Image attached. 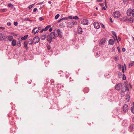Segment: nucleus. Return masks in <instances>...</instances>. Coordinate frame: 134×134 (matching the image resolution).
I'll return each instance as SVG.
<instances>
[{"mask_svg": "<svg viewBox=\"0 0 134 134\" xmlns=\"http://www.w3.org/2000/svg\"><path fill=\"white\" fill-rule=\"evenodd\" d=\"M34 4H33L30 5L28 7L29 9H31L33 7H34Z\"/></svg>", "mask_w": 134, "mask_h": 134, "instance_id": "29", "label": "nucleus"}, {"mask_svg": "<svg viewBox=\"0 0 134 134\" xmlns=\"http://www.w3.org/2000/svg\"><path fill=\"white\" fill-rule=\"evenodd\" d=\"M40 38L36 36L33 38V42L35 44L38 43L40 41Z\"/></svg>", "mask_w": 134, "mask_h": 134, "instance_id": "3", "label": "nucleus"}, {"mask_svg": "<svg viewBox=\"0 0 134 134\" xmlns=\"http://www.w3.org/2000/svg\"><path fill=\"white\" fill-rule=\"evenodd\" d=\"M5 28L4 27H0V29L2 30H4Z\"/></svg>", "mask_w": 134, "mask_h": 134, "instance_id": "45", "label": "nucleus"}, {"mask_svg": "<svg viewBox=\"0 0 134 134\" xmlns=\"http://www.w3.org/2000/svg\"><path fill=\"white\" fill-rule=\"evenodd\" d=\"M60 15L59 14H57L55 17V19L56 20L59 17V16Z\"/></svg>", "mask_w": 134, "mask_h": 134, "instance_id": "28", "label": "nucleus"}, {"mask_svg": "<svg viewBox=\"0 0 134 134\" xmlns=\"http://www.w3.org/2000/svg\"><path fill=\"white\" fill-rule=\"evenodd\" d=\"M62 20H66L68 19V18H67V17H65L63 18H62Z\"/></svg>", "mask_w": 134, "mask_h": 134, "instance_id": "40", "label": "nucleus"}, {"mask_svg": "<svg viewBox=\"0 0 134 134\" xmlns=\"http://www.w3.org/2000/svg\"><path fill=\"white\" fill-rule=\"evenodd\" d=\"M77 24V22L75 20H73L72 21L68 23L67 24V26L70 28L74 27V26L76 25Z\"/></svg>", "mask_w": 134, "mask_h": 134, "instance_id": "1", "label": "nucleus"}, {"mask_svg": "<svg viewBox=\"0 0 134 134\" xmlns=\"http://www.w3.org/2000/svg\"><path fill=\"white\" fill-rule=\"evenodd\" d=\"M47 41H48L49 43H51L52 41V38H51V37L49 35H47Z\"/></svg>", "mask_w": 134, "mask_h": 134, "instance_id": "14", "label": "nucleus"}, {"mask_svg": "<svg viewBox=\"0 0 134 134\" xmlns=\"http://www.w3.org/2000/svg\"><path fill=\"white\" fill-rule=\"evenodd\" d=\"M43 18L42 17H40L39 18V20L40 21H41L43 20Z\"/></svg>", "mask_w": 134, "mask_h": 134, "instance_id": "41", "label": "nucleus"}, {"mask_svg": "<svg viewBox=\"0 0 134 134\" xmlns=\"http://www.w3.org/2000/svg\"><path fill=\"white\" fill-rule=\"evenodd\" d=\"M121 86V83H119L116 85L115 89L117 90H119L120 89Z\"/></svg>", "mask_w": 134, "mask_h": 134, "instance_id": "5", "label": "nucleus"}, {"mask_svg": "<svg viewBox=\"0 0 134 134\" xmlns=\"http://www.w3.org/2000/svg\"><path fill=\"white\" fill-rule=\"evenodd\" d=\"M27 43L30 45H31L33 44V41L32 39H29V40L27 41Z\"/></svg>", "mask_w": 134, "mask_h": 134, "instance_id": "17", "label": "nucleus"}, {"mask_svg": "<svg viewBox=\"0 0 134 134\" xmlns=\"http://www.w3.org/2000/svg\"><path fill=\"white\" fill-rule=\"evenodd\" d=\"M72 18L75 20H78L79 19V18L77 16H73Z\"/></svg>", "mask_w": 134, "mask_h": 134, "instance_id": "30", "label": "nucleus"}, {"mask_svg": "<svg viewBox=\"0 0 134 134\" xmlns=\"http://www.w3.org/2000/svg\"><path fill=\"white\" fill-rule=\"evenodd\" d=\"M101 24V26L102 27V28H105V26H104V25L102 24Z\"/></svg>", "mask_w": 134, "mask_h": 134, "instance_id": "54", "label": "nucleus"}, {"mask_svg": "<svg viewBox=\"0 0 134 134\" xmlns=\"http://www.w3.org/2000/svg\"><path fill=\"white\" fill-rule=\"evenodd\" d=\"M123 109L124 112H127L128 111V105L127 104L124 105L123 106Z\"/></svg>", "mask_w": 134, "mask_h": 134, "instance_id": "8", "label": "nucleus"}, {"mask_svg": "<svg viewBox=\"0 0 134 134\" xmlns=\"http://www.w3.org/2000/svg\"><path fill=\"white\" fill-rule=\"evenodd\" d=\"M18 24V23L17 22H14V25H15V26H17V25Z\"/></svg>", "mask_w": 134, "mask_h": 134, "instance_id": "43", "label": "nucleus"}, {"mask_svg": "<svg viewBox=\"0 0 134 134\" xmlns=\"http://www.w3.org/2000/svg\"><path fill=\"white\" fill-rule=\"evenodd\" d=\"M113 15L115 18H117L119 17L121 15L120 13L118 11H115L113 13Z\"/></svg>", "mask_w": 134, "mask_h": 134, "instance_id": "2", "label": "nucleus"}, {"mask_svg": "<svg viewBox=\"0 0 134 134\" xmlns=\"http://www.w3.org/2000/svg\"><path fill=\"white\" fill-rule=\"evenodd\" d=\"M128 0H123V3H125Z\"/></svg>", "mask_w": 134, "mask_h": 134, "instance_id": "50", "label": "nucleus"}, {"mask_svg": "<svg viewBox=\"0 0 134 134\" xmlns=\"http://www.w3.org/2000/svg\"><path fill=\"white\" fill-rule=\"evenodd\" d=\"M131 14L132 16L134 17V9L132 10V13Z\"/></svg>", "mask_w": 134, "mask_h": 134, "instance_id": "35", "label": "nucleus"}, {"mask_svg": "<svg viewBox=\"0 0 134 134\" xmlns=\"http://www.w3.org/2000/svg\"><path fill=\"white\" fill-rule=\"evenodd\" d=\"M112 34L113 35H114L115 36V37H113L114 39V41H115L116 40H117V42L118 43H119V41H118V39L117 38V37L116 35V34L115 32V31H112Z\"/></svg>", "mask_w": 134, "mask_h": 134, "instance_id": "10", "label": "nucleus"}, {"mask_svg": "<svg viewBox=\"0 0 134 134\" xmlns=\"http://www.w3.org/2000/svg\"><path fill=\"white\" fill-rule=\"evenodd\" d=\"M122 79L124 80H125L126 79V77L124 74L123 75Z\"/></svg>", "mask_w": 134, "mask_h": 134, "instance_id": "36", "label": "nucleus"}, {"mask_svg": "<svg viewBox=\"0 0 134 134\" xmlns=\"http://www.w3.org/2000/svg\"><path fill=\"white\" fill-rule=\"evenodd\" d=\"M37 8H35L34 9H33V11L34 12H36L37 10Z\"/></svg>", "mask_w": 134, "mask_h": 134, "instance_id": "48", "label": "nucleus"}, {"mask_svg": "<svg viewBox=\"0 0 134 134\" xmlns=\"http://www.w3.org/2000/svg\"><path fill=\"white\" fill-rule=\"evenodd\" d=\"M47 47V48L48 49H51V47L50 46H48Z\"/></svg>", "mask_w": 134, "mask_h": 134, "instance_id": "55", "label": "nucleus"}, {"mask_svg": "<svg viewBox=\"0 0 134 134\" xmlns=\"http://www.w3.org/2000/svg\"><path fill=\"white\" fill-rule=\"evenodd\" d=\"M57 31L59 37L60 38H62L63 36L62 32L61 31L60 29H58Z\"/></svg>", "mask_w": 134, "mask_h": 134, "instance_id": "9", "label": "nucleus"}, {"mask_svg": "<svg viewBox=\"0 0 134 134\" xmlns=\"http://www.w3.org/2000/svg\"><path fill=\"white\" fill-rule=\"evenodd\" d=\"M42 28H41V27H38V29L39 30H40Z\"/></svg>", "mask_w": 134, "mask_h": 134, "instance_id": "61", "label": "nucleus"}, {"mask_svg": "<svg viewBox=\"0 0 134 134\" xmlns=\"http://www.w3.org/2000/svg\"><path fill=\"white\" fill-rule=\"evenodd\" d=\"M100 5H101V6H102L103 5V3H100Z\"/></svg>", "mask_w": 134, "mask_h": 134, "instance_id": "63", "label": "nucleus"}, {"mask_svg": "<svg viewBox=\"0 0 134 134\" xmlns=\"http://www.w3.org/2000/svg\"><path fill=\"white\" fill-rule=\"evenodd\" d=\"M49 30L50 32H51L52 30V29L51 28H50L49 29Z\"/></svg>", "mask_w": 134, "mask_h": 134, "instance_id": "53", "label": "nucleus"}, {"mask_svg": "<svg viewBox=\"0 0 134 134\" xmlns=\"http://www.w3.org/2000/svg\"><path fill=\"white\" fill-rule=\"evenodd\" d=\"M125 91L129 90L127 86H125Z\"/></svg>", "mask_w": 134, "mask_h": 134, "instance_id": "38", "label": "nucleus"}, {"mask_svg": "<svg viewBox=\"0 0 134 134\" xmlns=\"http://www.w3.org/2000/svg\"><path fill=\"white\" fill-rule=\"evenodd\" d=\"M108 43L110 44L113 45L114 43V41L113 39H111L109 40Z\"/></svg>", "mask_w": 134, "mask_h": 134, "instance_id": "20", "label": "nucleus"}, {"mask_svg": "<svg viewBox=\"0 0 134 134\" xmlns=\"http://www.w3.org/2000/svg\"><path fill=\"white\" fill-rule=\"evenodd\" d=\"M122 50L123 52H124L126 51V49L125 48H122Z\"/></svg>", "mask_w": 134, "mask_h": 134, "instance_id": "51", "label": "nucleus"}, {"mask_svg": "<svg viewBox=\"0 0 134 134\" xmlns=\"http://www.w3.org/2000/svg\"><path fill=\"white\" fill-rule=\"evenodd\" d=\"M25 20L26 21H31V20L29 19L28 18H25Z\"/></svg>", "mask_w": 134, "mask_h": 134, "instance_id": "34", "label": "nucleus"}, {"mask_svg": "<svg viewBox=\"0 0 134 134\" xmlns=\"http://www.w3.org/2000/svg\"><path fill=\"white\" fill-rule=\"evenodd\" d=\"M117 49H118V52H120V48L119 47H117Z\"/></svg>", "mask_w": 134, "mask_h": 134, "instance_id": "47", "label": "nucleus"}, {"mask_svg": "<svg viewBox=\"0 0 134 134\" xmlns=\"http://www.w3.org/2000/svg\"><path fill=\"white\" fill-rule=\"evenodd\" d=\"M4 34L2 33H0V40H4L5 37L4 36Z\"/></svg>", "mask_w": 134, "mask_h": 134, "instance_id": "18", "label": "nucleus"}, {"mask_svg": "<svg viewBox=\"0 0 134 134\" xmlns=\"http://www.w3.org/2000/svg\"><path fill=\"white\" fill-rule=\"evenodd\" d=\"M44 31H45V30H44V29H43L40 31V33H42Z\"/></svg>", "mask_w": 134, "mask_h": 134, "instance_id": "49", "label": "nucleus"}, {"mask_svg": "<svg viewBox=\"0 0 134 134\" xmlns=\"http://www.w3.org/2000/svg\"><path fill=\"white\" fill-rule=\"evenodd\" d=\"M130 97L129 96H127V98H126V101L127 102H129V100H130Z\"/></svg>", "mask_w": 134, "mask_h": 134, "instance_id": "33", "label": "nucleus"}, {"mask_svg": "<svg viewBox=\"0 0 134 134\" xmlns=\"http://www.w3.org/2000/svg\"><path fill=\"white\" fill-rule=\"evenodd\" d=\"M39 31L38 30H37L34 33V35L35 34L37 33Z\"/></svg>", "mask_w": 134, "mask_h": 134, "instance_id": "52", "label": "nucleus"}, {"mask_svg": "<svg viewBox=\"0 0 134 134\" xmlns=\"http://www.w3.org/2000/svg\"><path fill=\"white\" fill-rule=\"evenodd\" d=\"M102 10H106V8L105 7H103L102 8Z\"/></svg>", "mask_w": 134, "mask_h": 134, "instance_id": "58", "label": "nucleus"}, {"mask_svg": "<svg viewBox=\"0 0 134 134\" xmlns=\"http://www.w3.org/2000/svg\"><path fill=\"white\" fill-rule=\"evenodd\" d=\"M50 27V25H48L47 26L44 28V29L45 31H46Z\"/></svg>", "mask_w": 134, "mask_h": 134, "instance_id": "26", "label": "nucleus"}, {"mask_svg": "<svg viewBox=\"0 0 134 134\" xmlns=\"http://www.w3.org/2000/svg\"><path fill=\"white\" fill-rule=\"evenodd\" d=\"M55 33V32L54 31L51 32L50 34H48L53 39H54L56 37Z\"/></svg>", "mask_w": 134, "mask_h": 134, "instance_id": "6", "label": "nucleus"}, {"mask_svg": "<svg viewBox=\"0 0 134 134\" xmlns=\"http://www.w3.org/2000/svg\"><path fill=\"white\" fill-rule=\"evenodd\" d=\"M7 24L8 26H10L11 25V23L10 22H8Z\"/></svg>", "mask_w": 134, "mask_h": 134, "instance_id": "44", "label": "nucleus"}, {"mask_svg": "<svg viewBox=\"0 0 134 134\" xmlns=\"http://www.w3.org/2000/svg\"><path fill=\"white\" fill-rule=\"evenodd\" d=\"M28 36V35H25L24 37H22L21 38V39L22 40H25L27 39Z\"/></svg>", "mask_w": 134, "mask_h": 134, "instance_id": "23", "label": "nucleus"}, {"mask_svg": "<svg viewBox=\"0 0 134 134\" xmlns=\"http://www.w3.org/2000/svg\"><path fill=\"white\" fill-rule=\"evenodd\" d=\"M121 40V38L119 37H118V40H119V41H120Z\"/></svg>", "mask_w": 134, "mask_h": 134, "instance_id": "62", "label": "nucleus"}, {"mask_svg": "<svg viewBox=\"0 0 134 134\" xmlns=\"http://www.w3.org/2000/svg\"><path fill=\"white\" fill-rule=\"evenodd\" d=\"M115 58L116 59L118 60L119 59V58L118 57H115Z\"/></svg>", "mask_w": 134, "mask_h": 134, "instance_id": "57", "label": "nucleus"}, {"mask_svg": "<svg viewBox=\"0 0 134 134\" xmlns=\"http://www.w3.org/2000/svg\"><path fill=\"white\" fill-rule=\"evenodd\" d=\"M106 41V39L105 38H103L100 41L99 44L100 45L103 44L105 43Z\"/></svg>", "mask_w": 134, "mask_h": 134, "instance_id": "13", "label": "nucleus"}, {"mask_svg": "<svg viewBox=\"0 0 134 134\" xmlns=\"http://www.w3.org/2000/svg\"><path fill=\"white\" fill-rule=\"evenodd\" d=\"M134 65V61L130 63L129 65V67H131L132 66Z\"/></svg>", "mask_w": 134, "mask_h": 134, "instance_id": "27", "label": "nucleus"}, {"mask_svg": "<svg viewBox=\"0 0 134 134\" xmlns=\"http://www.w3.org/2000/svg\"><path fill=\"white\" fill-rule=\"evenodd\" d=\"M8 6L9 7H11L12 8L13 7V5L10 3H9L8 4Z\"/></svg>", "mask_w": 134, "mask_h": 134, "instance_id": "31", "label": "nucleus"}, {"mask_svg": "<svg viewBox=\"0 0 134 134\" xmlns=\"http://www.w3.org/2000/svg\"><path fill=\"white\" fill-rule=\"evenodd\" d=\"M122 70H124V67L123 65L122 66Z\"/></svg>", "mask_w": 134, "mask_h": 134, "instance_id": "60", "label": "nucleus"}, {"mask_svg": "<svg viewBox=\"0 0 134 134\" xmlns=\"http://www.w3.org/2000/svg\"><path fill=\"white\" fill-rule=\"evenodd\" d=\"M37 27H34L33 29V30H35L36 29H37Z\"/></svg>", "mask_w": 134, "mask_h": 134, "instance_id": "64", "label": "nucleus"}, {"mask_svg": "<svg viewBox=\"0 0 134 134\" xmlns=\"http://www.w3.org/2000/svg\"><path fill=\"white\" fill-rule=\"evenodd\" d=\"M78 32L80 34H81L82 33V29L79 26L78 29Z\"/></svg>", "mask_w": 134, "mask_h": 134, "instance_id": "15", "label": "nucleus"}, {"mask_svg": "<svg viewBox=\"0 0 134 134\" xmlns=\"http://www.w3.org/2000/svg\"><path fill=\"white\" fill-rule=\"evenodd\" d=\"M109 20L111 23H113V21L112 20V19L111 17H110L109 18Z\"/></svg>", "mask_w": 134, "mask_h": 134, "instance_id": "46", "label": "nucleus"}, {"mask_svg": "<svg viewBox=\"0 0 134 134\" xmlns=\"http://www.w3.org/2000/svg\"><path fill=\"white\" fill-rule=\"evenodd\" d=\"M128 20L130 21L131 23H133V19L132 17H131Z\"/></svg>", "mask_w": 134, "mask_h": 134, "instance_id": "25", "label": "nucleus"}, {"mask_svg": "<svg viewBox=\"0 0 134 134\" xmlns=\"http://www.w3.org/2000/svg\"><path fill=\"white\" fill-rule=\"evenodd\" d=\"M93 25L94 27L96 29H98L100 27V26L98 23L95 22L93 23Z\"/></svg>", "mask_w": 134, "mask_h": 134, "instance_id": "7", "label": "nucleus"}, {"mask_svg": "<svg viewBox=\"0 0 134 134\" xmlns=\"http://www.w3.org/2000/svg\"><path fill=\"white\" fill-rule=\"evenodd\" d=\"M131 110L132 113H134V106L132 107L131 108Z\"/></svg>", "mask_w": 134, "mask_h": 134, "instance_id": "32", "label": "nucleus"}, {"mask_svg": "<svg viewBox=\"0 0 134 134\" xmlns=\"http://www.w3.org/2000/svg\"><path fill=\"white\" fill-rule=\"evenodd\" d=\"M128 19L126 16L122 17L119 18V20L123 22L126 21Z\"/></svg>", "mask_w": 134, "mask_h": 134, "instance_id": "11", "label": "nucleus"}, {"mask_svg": "<svg viewBox=\"0 0 134 134\" xmlns=\"http://www.w3.org/2000/svg\"><path fill=\"white\" fill-rule=\"evenodd\" d=\"M118 67H119V69H121L122 66L120 64H119L118 65Z\"/></svg>", "mask_w": 134, "mask_h": 134, "instance_id": "37", "label": "nucleus"}, {"mask_svg": "<svg viewBox=\"0 0 134 134\" xmlns=\"http://www.w3.org/2000/svg\"><path fill=\"white\" fill-rule=\"evenodd\" d=\"M16 40H12V45L13 46H15L16 45Z\"/></svg>", "mask_w": 134, "mask_h": 134, "instance_id": "21", "label": "nucleus"}, {"mask_svg": "<svg viewBox=\"0 0 134 134\" xmlns=\"http://www.w3.org/2000/svg\"><path fill=\"white\" fill-rule=\"evenodd\" d=\"M27 41H25L24 43V47L26 48L27 49L28 48L27 46Z\"/></svg>", "mask_w": 134, "mask_h": 134, "instance_id": "22", "label": "nucleus"}, {"mask_svg": "<svg viewBox=\"0 0 134 134\" xmlns=\"http://www.w3.org/2000/svg\"><path fill=\"white\" fill-rule=\"evenodd\" d=\"M8 37L9 41H11L13 40V36L9 35Z\"/></svg>", "mask_w": 134, "mask_h": 134, "instance_id": "24", "label": "nucleus"}, {"mask_svg": "<svg viewBox=\"0 0 134 134\" xmlns=\"http://www.w3.org/2000/svg\"><path fill=\"white\" fill-rule=\"evenodd\" d=\"M5 10L6 9H1L0 10V11L1 12H5Z\"/></svg>", "mask_w": 134, "mask_h": 134, "instance_id": "39", "label": "nucleus"}, {"mask_svg": "<svg viewBox=\"0 0 134 134\" xmlns=\"http://www.w3.org/2000/svg\"><path fill=\"white\" fill-rule=\"evenodd\" d=\"M132 13V10L130 9H129L127 11V15L130 16L131 15Z\"/></svg>", "mask_w": 134, "mask_h": 134, "instance_id": "12", "label": "nucleus"}, {"mask_svg": "<svg viewBox=\"0 0 134 134\" xmlns=\"http://www.w3.org/2000/svg\"><path fill=\"white\" fill-rule=\"evenodd\" d=\"M43 2H40V3H38V4H43Z\"/></svg>", "mask_w": 134, "mask_h": 134, "instance_id": "59", "label": "nucleus"}, {"mask_svg": "<svg viewBox=\"0 0 134 134\" xmlns=\"http://www.w3.org/2000/svg\"><path fill=\"white\" fill-rule=\"evenodd\" d=\"M81 23L84 25H88V21L87 19H83L82 20Z\"/></svg>", "mask_w": 134, "mask_h": 134, "instance_id": "4", "label": "nucleus"}, {"mask_svg": "<svg viewBox=\"0 0 134 134\" xmlns=\"http://www.w3.org/2000/svg\"><path fill=\"white\" fill-rule=\"evenodd\" d=\"M133 124H131L129 128V131L130 132L133 131Z\"/></svg>", "mask_w": 134, "mask_h": 134, "instance_id": "16", "label": "nucleus"}, {"mask_svg": "<svg viewBox=\"0 0 134 134\" xmlns=\"http://www.w3.org/2000/svg\"><path fill=\"white\" fill-rule=\"evenodd\" d=\"M46 38V35H41V39L42 40H44Z\"/></svg>", "mask_w": 134, "mask_h": 134, "instance_id": "19", "label": "nucleus"}, {"mask_svg": "<svg viewBox=\"0 0 134 134\" xmlns=\"http://www.w3.org/2000/svg\"><path fill=\"white\" fill-rule=\"evenodd\" d=\"M62 20V19H59L58 21V23H60L61 21Z\"/></svg>", "mask_w": 134, "mask_h": 134, "instance_id": "56", "label": "nucleus"}, {"mask_svg": "<svg viewBox=\"0 0 134 134\" xmlns=\"http://www.w3.org/2000/svg\"><path fill=\"white\" fill-rule=\"evenodd\" d=\"M67 18H68V19L69 18V19H73V18H72L73 17H72V16H68V17H67Z\"/></svg>", "mask_w": 134, "mask_h": 134, "instance_id": "42", "label": "nucleus"}]
</instances>
